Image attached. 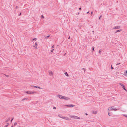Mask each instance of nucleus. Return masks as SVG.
I'll return each mask as SVG.
<instances>
[{"mask_svg":"<svg viewBox=\"0 0 127 127\" xmlns=\"http://www.w3.org/2000/svg\"><path fill=\"white\" fill-rule=\"evenodd\" d=\"M70 117L71 118H73L75 119H80V118L76 116H72L70 115Z\"/></svg>","mask_w":127,"mask_h":127,"instance_id":"f257e3e1","label":"nucleus"},{"mask_svg":"<svg viewBox=\"0 0 127 127\" xmlns=\"http://www.w3.org/2000/svg\"><path fill=\"white\" fill-rule=\"evenodd\" d=\"M119 84L122 86V87L123 89L125 91H127V90L126 89V87L123 84L121 83H120Z\"/></svg>","mask_w":127,"mask_h":127,"instance_id":"f03ea898","label":"nucleus"},{"mask_svg":"<svg viewBox=\"0 0 127 127\" xmlns=\"http://www.w3.org/2000/svg\"><path fill=\"white\" fill-rule=\"evenodd\" d=\"M65 106L68 107H71L75 106V105L73 104H70L66 105Z\"/></svg>","mask_w":127,"mask_h":127,"instance_id":"7ed1b4c3","label":"nucleus"},{"mask_svg":"<svg viewBox=\"0 0 127 127\" xmlns=\"http://www.w3.org/2000/svg\"><path fill=\"white\" fill-rule=\"evenodd\" d=\"M63 119H65L66 120H70L68 117H63Z\"/></svg>","mask_w":127,"mask_h":127,"instance_id":"20e7f679","label":"nucleus"},{"mask_svg":"<svg viewBox=\"0 0 127 127\" xmlns=\"http://www.w3.org/2000/svg\"><path fill=\"white\" fill-rule=\"evenodd\" d=\"M37 43L36 42L35 43V45L34 46V47H35L36 49H38L37 48Z\"/></svg>","mask_w":127,"mask_h":127,"instance_id":"39448f33","label":"nucleus"},{"mask_svg":"<svg viewBox=\"0 0 127 127\" xmlns=\"http://www.w3.org/2000/svg\"><path fill=\"white\" fill-rule=\"evenodd\" d=\"M120 26H116L113 28V29H119L120 28Z\"/></svg>","mask_w":127,"mask_h":127,"instance_id":"423d86ee","label":"nucleus"},{"mask_svg":"<svg viewBox=\"0 0 127 127\" xmlns=\"http://www.w3.org/2000/svg\"><path fill=\"white\" fill-rule=\"evenodd\" d=\"M57 96L59 98L61 99H63V96L62 95H57Z\"/></svg>","mask_w":127,"mask_h":127,"instance_id":"0eeeda50","label":"nucleus"},{"mask_svg":"<svg viewBox=\"0 0 127 127\" xmlns=\"http://www.w3.org/2000/svg\"><path fill=\"white\" fill-rule=\"evenodd\" d=\"M63 98L66 100H68L69 99V98L68 97H66L65 96H63Z\"/></svg>","mask_w":127,"mask_h":127,"instance_id":"6e6552de","label":"nucleus"},{"mask_svg":"<svg viewBox=\"0 0 127 127\" xmlns=\"http://www.w3.org/2000/svg\"><path fill=\"white\" fill-rule=\"evenodd\" d=\"M32 86V87H33L35 88H39L40 89H41V87H40L36 86Z\"/></svg>","mask_w":127,"mask_h":127,"instance_id":"1a4fd4ad","label":"nucleus"},{"mask_svg":"<svg viewBox=\"0 0 127 127\" xmlns=\"http://www.w3.org/2000/svg\"><path fill=\"white\" fill-rule=\"evenodd\" d=\"M26 93L28 94H31L32 91H26Z\"/></svg>","mask_w":127,"mask_h":127,"instance_id":"9d476101","label":"nucleus"},{"mask_svg":"<svg viewBox=\"0 0 127 127\" xmlns=\"http://www.w3.org/2000/svg\"><path fill=\"white\" fill-rule=\"evenodd\" d=\"M122 29H120V30H117L116 31V32H115V33H116L117 32H121V31H122Z\"/></svg>","mask_w":127,"mask_h":127,"instance_id":"9b49d317","label":"nucleus"},{"mask_svg":"<svg viewBox=\"0 0 127 127\" xmlns=\"http://www.w3.org/2000/svg\"><path fill=\"white\" fill-rule=\"evenodd\" d=\"M49 74L51 76L53 75V73L52 71L49 72Z\"/></svg>","mask_w":127,"mask_h":127,"instance_id":"f8f14e48","label":"nucleus"},{"mask_svg":"<svg viewBox=\"0 0 127 127\" xmlns=\"http://www.w3.org/2000/svg\"><path fill=\"white\" fill-rule=\"evenodd\" d=\"M113 108H112V107H110L109 108L108 110H113Z\"/></svg>","mask_w":127,"mask_h":127,"instance_id":"ddd939ff","label":"nucleus"},{"mask_svg":"<svg viewBox=\"0 0 127 127\" xmlns=\"http://www.w3.org/2000/svg\"><path fill=\"white\" fill-rule=\"evenodd\" d=\"M64 74L67 76H69L67 73V72H65L64 73Z\"/></svg>","mask_w":127,"mask_h":127,"instance_id":"4468645a","label":"nucleus"},{"mask_svg":"<svg viewBox=\"0 0 127 127\" xmlns=\"http://www.w3.org/2000/svg\"><path fill=\"white\" fill-rule=\"evenodd\" d=\"M10 117L8 118L7 120L6 121H5V122H8L10 120Z\"/></svg>","mask_w":127,"mask_h":127,"instance_id":"2eb2a0df","label":"nucleus"},{"mask_svg":"<svg viewBox=\"0 0 127 127\" xmlns=\"http://www.w3.org/2000/svg\"><path fill=\"white\" fill-rule=\"evenodd\" d=\"M58 116H59V117H60V118H63V116H62L61 115H60V114H59L58 115Z\"/></svg>","mask_w":127,"mask_h":127,"instance_id":"dca6fc26","label":"nucleus"},{"mask_svg":"<svg viewBox=\"0 0 127 127\" xmlns=\"http://www.w3.org/2000/svg\"><path fill=\"white\" fill-rule=\"evenodd\" d=\"M97 111H93L92 113L93 114H96L97 113Z\"/></svg>","mask_w":127,"mask_h":127,"instance_id":"f3484780","label":"nucleus"},{"mask_svg":"<svg viewBox=\"0 0 127 127\" xmlns=\"http://www.w3.org/2000/svg\"><path fill=\"white\" fill-rule=\"evenodd\" d=\"M7 124L5 126V127H7L9 125V123H7Z\"/></svg>","mask_w":127,"mask_h":127,"instance_id":"a211bd4d","label":"nucleus"},{"mask_svg":"<svg viewBox=\"0 0 127 127\" xmlns=\"http://www.w3.org/2000/svg\"><path fill=\"white\" fill-rule=\"evenodd\" d=\"M28 99V98H23V99H22V101H23V100H27Z\"/></svg>","mask_w":127,"mask_h":127,"instance_id":"6ab92c4d","label":"nucleus"},{"mask_svg":"<svg viewBox=\"0 0 127 127\" xmlns=\"http://www.w3.org/2000/svg\"><path fill=\"white\" fill-rule=\"evenodd\" d=\"M92 48V51H92L93 52L94 51V49H95V47H93Z\"/></svg>","mask_w":127,"mask_h":127,"instance_id":"aec40b11","label":"nucleus"},{"mask_svg":"<svg viewBox=\"0 0 127 127\" xmlns=\"http://www.w3.org/2000/svg\"><path fill=\"white\" fill-rule=\"evenodd\" d=\"M41 18L42 19L44 18V17L43 15H42L41 16Z\"/></svg>","mask_w":127,"mask_h":127,"instance_id":"412c9836","label":"nucleus"},{"mask_svg":"<svg viewBox=\"0 0 127 127\" xmlns=\"http://www.w3.org/2000/svg\"><path fill=\"white\" fill-rule=\"evenodd\" d=\"M36 92H35V91H33V92H32V94H33L34 93H36Z\"/></svg>","mask_w":127,"mask_h":127,"instance_id":"4be33fe9","label":"nucleus"},{"mask_svg":"<svg viewBox=\"0 0 127 127\" xmlns=\"http://www.w3.org/2000/svg\"><path fill=\"white\" fill-rule=\"evenodd\" d=\"M50 35H48V36H46V37H45V38H49V37Z\"/></svg>","mask_w":127,"mask_h":127,"instance_id":"5701e85b","label":"nucleus"},{"mask_svg":"<svg viewBox=\"0 0 127 127\" xmlns=\"http://www.w3.org/2000/svg\"><path fill=\"white\" fill-rule=\"evenodd\" d=\"M123 75L125 76H126L127 74H126V72H124V73L123 74Z\"/></svg>","mask_w":127,"mask_h":127,"instance_id":"b1692460","label":"nucleus"},{"mask_svg":"<svg viewBox=\"0 0 127 127\" xmlns=\"http://www.w3.org/2000/svg\"><path fill=\"white\" fill-rule=\"evenodd\" d=\"M37 38H34L32 40L33 41V40H37Z\"/></svg>","mask_w":127,"mask_h":127,"instance_id":"393cba45","label":"nucleus"},{"mask_svg":"<svg viewBox=\"0 0 127 127\" xmlns=\"http://www.w3.org/2000/svg\"><path fill=\"white\" fill-rule=\"evenodd\" d=\"M17 124V123H16V122H15L14 123V126H15V125H16Z\"/></svg>","mask_w":127,"mask_h":127,"instance_id":"a878e982","label":"nucleus"},{"mask_svg":"<svg viewBox=\"0 0 127 127\" xmlns=\"http://www.w3.org/2000/svg\"><path fill=\"white\" fill-rule=\"evenodd\" d=\"M117 110V109L116 108H113V110H115V111H116Z\"/></svg>","mask_w":127,"mask_h":127,"instance_id":"bb28decb","label":"nucleus"},{"mask_svg":"<svg viewBox=\"0 0 127 127\" xmlns=\"http://www.w3.org/2000/svg\"><path fill=\"white\" fill-rule=\"evenodd\" d=\"M101 51V49H100L99 51H98V52L99 53H100Z\"/></svg>","mask_w":127,"mask_h":127,"instance_id":"cd10ccee","label":"nucleus"},{"mask_svg":"<svg viewBox=\"0 0 127 127\" xmlns=\"http://www.w3.org/2000/svg\"><path fill=\"white\" fill-rule=\"evenodd\" d=\"M108 115L109 116H111V114H110V113L109 112H108Z\"/></svg>","mask_w":127,"mask_h":127,"instance_id":"c85d7f7f","label":"nucleus"},{"mask_svg":"<svg viewBox=\"0 0 127 127\" xmlns=\"http://www.w3.org/2000/svg\"><path fill=\"white\" fill-rule=\"evenodd\" d=\"M111 69H114V68H113V67H112V65H111Z\"/></svg>","mask_w":127,"mask_h":127,"instance_id":"c756f323","label":"nucleus"},{"mask_svg":"<svg viewBox=\"0 0 127 127\" xmlns=\"http://www.w3.org/2000/svg\"><path fill=\"white\" fill-rule=\"evenodd\" d=\"M54 50V49H52L51 50V52L52 53L53 52V51Z\"/></svg>","mask_w":127,"mask_h":127,"instance_id":"7c9ffc66","label":"nucleus"},{"mask_svg":"<svg viewBox=\"0 0 127 127\" xmlns=\"http://www.w3.org/2000/svg\"><path fill=\"white\" fill-rule=\"evenodd\" d=\"M4 75L7 77H9V75H6V74H4Z\"/></svg>","mask_w":127,"mask_h":127,"instance_id":"2f4dec72","label":"nucleus"},{"mask_svg":"<svg viewBox=\"0 0 127 127\" xmlns=\"http://www.w3.org/2000/svg\"><path fill=\"white\" fill-rule=\"evenodd\" d=\"M82 69L84 71V72H85L86 70L84 68H82Z\"/></svg>","mask_w":127,"mask_h":127,"instance_id":"473e14b6","label":"nucleus"},{"mask_svg":"<svg viewBox=\"0 0 127 127\" xmlns=\"http://www.w3.org/2000/svg\"><path fill=\"white\" fill-rule=\"evenodd\" d=\"M101 17H102V16L101 15H100L99 17V19H100Z\"/></svg>","mask_w":127,"mask_h":127,"instance_id":"72a5a7b5","label":"nucleus"},{"mask_svg":"<svg viewBox=\"0 0 127 127\" xmlns=\"http://www.w3.org/2000/svg\"><path fill=\"white\" fill-rule=\"evenodd\" d=\"M14 119V118H12L11 119V122H12V121L13 120V119Z\"/></svg>","mask_w":127,"mask_h":127,"instance_id":"f704fd0d","label":"nucleus"},{"mask_svg":"<svg viewBox=\"0 0 127 127\" xmlns=\"http://www.w3.org/2000/svg\"><path fill=\"white\" fill-rule=\"evenodd\" d=\"M53 108L54 109H56V108L55 107H53Z\"/></svg>","mask_w":127,"mask_h":127,"instance_id":"c9c22d12","label":"nucleus"},{"mask_svg":"<svg viewBox=\"0 0 127 127\" xmlns=\"http://www.w3.org/2000/svg\"><path fill=\"white\" fill-rule=\"evenodd\" d=\"M54 45H53L52 47V48H54Z\"/></svg>","mask_w":127,"mask_h":127,"instance_id":"e433bc0d","label":"nucleus"},{"mask_svg":"<svg viewBox=\"0 0 127 127\" xmlns=\"http://www.w3.org/2000/svg\"><path fill=\"white\" fill-rule=\"evenodd\" d=\"M120 64V63H118V64H116V65H119Z\"/></svg>","mask_w":127,"mask_h":127,"instance_id":"4c0bfd02","label":"nucleus"},{"mask_svg":"<svg viewBox=\"0 0 127 127\" xmlns=\"http://www.w3.org/2000/svg\"><path fill=\"white\" fill-rule=\"evenodd\" d=\"M79 9L80 10H81V7H80L79 8Z\"/></svg>","mask_w":127,"mask_h":127,"instance_id":"58836bf2","label":"nucleus"},{"mask_svg":"<svg viewBox=\"0 0 127 127\" xmlns=\"http://www.w3.org/2000/svg\"><path fill=\"white\" fill-rule=\"evenodd\" d=\"M124 116H125V117H126L127 118V115H124Z\"/></svg>","mask_w":127,"mask_h":127,"instance_id":"ea45409f","label":"nucleus"},{"mask_svg":"<svg viewBox=\"0 0 127 127\" xmlns=\"http://www.w3.org/2000/svg\"><path fill=\"white\" fill-rule=\"evenodd\" d=\"M93 14V12H92L91 14V15H92V14Z\"/></svg>","mask_w":127,"mask_h":127,"instance_id":"a19ab883","label":"nucleus"},{"mask_svg":"<svg viewBox=\"0 0 127 127\" xmlns=\"http://www.w3.org/2000/svg\"><path fill=\"white\" fill-rule=\"evenodd\" d=\"M18 8V7L17 6H16V9H17Z\"/></svg>","mask_w":127,"mask_h":127,"instance_id":"79ce46f5","label":"nucleus"},{"mask_svg":"<svg viewBox=\"0 0 127 127\" xmlns=\"http://www.w3.org/2000/svg\"><path fill=\"white\" fill-rule=\"evenodd\" d=\"M21 13H21V12H20V14H19V16H20V15H21Z\"/></svg>","mask_w":127,"mask_h":127,"instance_id":"37998d69","label":"nucleus"},{"mask_svg":"<svg viewBox=\"0 0 127 127\" xmlns=\"http://www.w3.org/2000/svg\"><path fill=\"white\" fill-rule=\"evenodd\" d=\"M126 74H127V70L125 72Z\"/></svg>","mask_w":127,"mask_h":127,"instance_id":"c03bdc74","label":"nucleus"},{"mask_svg":"<svg viewBox=\"0 0 127 127\" xmlns=\"http://www.w3.org/2000/svg\"><path fill=\"white\" fill-rule=\"evenodd\" d=\"M89 11H88V12H87V14H88L89 13Z\"/></svg>","mask_w":127,"mask_h":127,"instance_id":"a18cd8bd","label":"nucleus"},{"mask_svg":"<svg viewBox=\"0 0 127 127\" xmlns=\"http://www.w3.org/2000/svg\"><path fill=\"white\" fill-rule=\"evenodd\" d=\"M85 115H88V114L87 113H85Z\"/></svg>","mask_w":127,"mask_h":127,"instance_id":"49530a36","label":"nucleus"},{"mask_svg":"<svg viewBox=\"0 0 127 127\" xmlns=\"http://www.w3.org/2000/svg\"><path fill=\"white\" fill-rule=\"evenodd\" d=\"M21 127V126H19L18 127Z\"/></svg>","mask_w":127,"mask_h":127,"instance_id":"de8ad7c7","label":"nucleus"},{"mask_svg":"<svg viewBox=\"0 0 127 127\" xmlns=\"http://www.w3.org/2000/svg\"><path fill=\"white\" fill-rule=\"evenodd\" d=\"M70 39V36H69V37L68 38V39Z\"/></svg>","mask_w":127,"mask_h":127,"instance_id":"09e8293b","label":"nucleus"},{"mask_svg":"<svg viewBox=\"0 0 127 127\" xmlns=\"http://www.w3.org/2000/svg\"><path fill=\"white\" fill-rule=\"evenodd\" d=\"M78 14H79V12H78Z\"/></svg>","mask_w":127,"mask_h":127,"instance_id":"8fccbe9b","label":"nucleus"},{"mask_svg":"<svg viewBox=\"0 0 127 127\" xmlns=\"http://www.w3.org/2000/svg\"><path fill=\"white\" fill-rule=\"evenodd\" d=\"M11 127H13V126H12Z\"/></svg>","mask_w":127,"mask_h":127,"instance_id":"3c124183","label":"nucleus"},{"mask_svg":"<svg viewBox=\"0 0 127 127\" xmlns=\"http://www.w3.org/2000/svg\"><path fill=\"white\" fill-rule=\"evenodd\" d=\"M93 32H94V31H93Z\"/></svg>","mask_w":127,"mask_h":127,"instance_id":"603ef678","label":"nucleus"}]
</instances>
